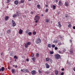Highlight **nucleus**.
Returning <instances> with one entry per match:
<instances>
[{
    "label": "nucleus",
    "instance_id": "2",
    "mask_svg": "<svg viewBox=\"0 0 75 75\" xmlns=\"http://www.w3.org/2000/svg\"><path fill=\"white\" fill-rule=\"evenodd\" d=\"M41 42V40L40 38L38 39V40H37L36 41V42L37 44H40V43Z\"/></svg>",
    "mask_w": 75,
    "mask_h": 75
},
{
    "label": "nucleus",
    "instance_id": "60",
    "mask_svg": "<svg viewBox=\"0 0 75 75\" xmlns=\"http://www.w3.org/2000/svg\"><path fill=\"white\" fill-rule=\"evenodd\" d=\"M38 20H35V23H37V22H38Z\"/></svg>",
    "mask_w": 75,
    "mask_h": 75
},
{
    "label": "nucleus",
    "instance_id": "36",
    "mask_svg": "<svg viewBox=\"0 0 75 75\" xmlns=\"http://www.w3.org/2000/svg\"><path fill=\"white\" fill-rule=\"evenodd\" d=\"M31 56L32 57H34V54L33 53H32L31 54Z\"/></svg>",
    "mask_w": 75,
    "mask_h": 75
},
{
    "label": "nucleus",
    "instance_id": "10",
    "mask_svg": "<svg viewBox=\"0 0 75 75\" xmlns=\"http://www.w3.org/2000/svg\"><path fill=\"white\" fill-rule=\"evenodd\" d=\"M58 26L59 27H61V23L59 22L58 23Z\"/></svg>",
    "mask_w": 75,
    "mask_h": 75
},
{
    "label": "nucleus",
    "instance_id": "16",
    "mask_svg": "<svg viewBox=\"0 0 75 75\" xmlns=\"http://www.w3.org/2000/svg\"><path fill=\"white\" fill-rule=\"evenodd\" d=\"M52 46L50 44H48V47L49 48H51Z\"/></svg>",
    "mask_w": 75,
    "mask_h": 75
},
{
    "label": "nucleus",
    "instance_id": "25",
    "mask_svg": "<svg viewBox=\"0 0 75 75\" xmlns=\"http://www.w3.org/2000/svg\"><path fill=\"white\" fill-rule=\"evenodd\" d=\"M45 21L46 23H49V20L47 19H46Z\"/></svg>",
    "mask_w": 75,
    "mask_h": 75
},
{
    "label": "nucleus",
    "instance_id": "31",
    "mask_svg": "<svg viewBox=\"0 0 75 75\" xmlns=\"http://www.w3.org/2000/svg\"><path fill=\"white\" fill-rule=\"evenodd\" d=\"M55 45H52V48H55Z\"/></svg>",
    "mask_w": 75,
    "mask_h": 75
},
{
    "label": "nucleus",
    "instance_id": "14",
    "mask_svg": "<svg viewBox=\"0 0 75 75\" xmlns=\"http://www.w3.org/2000/svg\"><path fill=\"white\" fill-rule=\"evenodd\" d=\"M13 74H14L15 73V70L14 69H13L11 70Z\"/></svg>",
    "mask_w": 75,
    "mask_h": 75
},
{
    "label": "nucleus",
    "instance_id": "54",
    "mask_svg": "<svg viewBox=\"0 0 75 75\" xmlns=\"http://www.w3.org/2000/svg\"><path fill=\"white\" fill-rule=\"evenodd\" d=\"M61 70L63 71H64V68L62 69Z\"/></svg>",
    "mask_w": 75,
    "mask_h": 75
},
{
    "label": "nucleus",
    "instance_id": "34",
    "mask_svg": "<svg viewBox=\"0 0 75 75\" xmlns=\"http://www.w3.org/2000/svg\"><path fill=\"white\" fill-rule=\"evenodd\" d=\"M14 58H15V59H17V56H16V55L14 56Z\"/></svg>",
    "mask_w": 75,
    "mask_h": 75
},
{
    "label": "nucleus",
    "instance_id": "51",
    "mask_svg": "<svg viewBox=\"0 0 75 75\" xmlns=\"http://www.w3.org/2000/svg\"><path fill=\"white\" fill-rule=\"evenodd\" d=\"M11 0H7V1L8 3H10Z\"/></svg>",
    "mask_w": 75,
    "mask_h": 75
},
{
    "label": "nucleus",
    "instance_id": "46",
    "mask_svg": "<svg viewBox=\"0 0 75 75\" xmlns=\"http://www.w3.org/2000/svg\"><path fill=\"white\" fill-rule=\"evenodd\" d=\"M54 49H55V50H58V47H55L54 48Z\"/></svg>",
    "mask_w": 75,
    "mask_h": 75
},
{
    "label": "nucleus",
    "instance_id": "47",
    "mask_svg": "<svg viewBox=\"0 0 75 75\" xmlns=\"http://www.w3.org/2000/svg\"><path fill=\"white\" fill-rule=\"evenodd\" d=\"M30 13L31 14H33L34 13V12L33 11H31Z\"/></svg>",
    "mask_w": 75,
    "mask_h": 75
},
{
    "label": "nucleus",
    "instance_id": "41",
    "mask_svg": "<svg viewBox=\"0 0 75 75\" xmlns=\"http://www.w3.org/2000/svg\"><path fill=\"white\" fill-rule=\"evenodd\" d=\"M50 62H51V63H52V59H50Z\"/></svg>",
    "mask_w": 75,
    "mask_h": 75
},
{
    "label": "nucleus",
    "instance_id": "22",
    "mask_svg": "<svg viewBox=\"0 0 75 75\" xmlns=\"http://www.w3.org/2000/svg\"><path fill=\"white\" fill-rule=\"evenodd\" d=\"M65 6H68V3L67 2H65Z\"/></svg>",
    "mask_w": 75,
    "mask_h": 75
},
{
    "label": "nucleus",
    "instance_id": "20",
    "mask_svg": "<svg viewBox=\"0 0 75 75\" xmlns=\"http://www.w3.org/2000/svg\"><path fill=\"white\" fill-rule=\"evenodd\" d=\"M55 74H56V75H57V74H58V71H57V70H55Z\"/></svg>",
    "mask_w": 75,
    "mask_h": 75
},
{
    "label": "nucleus",
    "instance_id": "37",
    "mask_svg": "<svg viewBox=\"0 0 75 75\" xmlns=\"http://www.w3.org/2000/svg\"><path fill=\"white\" fill-rule=\"evenodd\" d=\"M46 60L47 61H49V59L48 58H46Z\"/></svg>",
    "mask_w": 75,
    "mask_h": 75
},
{
    "label": "nucleus",
    "instance_id": "28",
    "mask_svg": "<svg viewBox=\"0 0 75 75\" xmlns=\"http://www.w3.org/2000/svg\"><path fill=\"white\" fill-rule=\"evenodd\" d=\"M32 59L33 61V62H35V58L33 57V58H32Z\"/></svg>",
    "mask_w": 75,
    "mask_h": 75
},
{
    "label": "nucleus",
    "instance_id": "49",
    "mask_svg": "<svg viewBox=\"0 0 75 75\" xmlns=\"http://www.w3.org/2000/svg\"><path fill=\"white\" fill-rule=\"evenodd\" d=\"M1 56H2V55H3V52L1 53Z\"/></svg>",
    "mask_w": 75,
    "mask_h": 75
},
{
    "label": "nucleus",
    "instance_id": "58",
    "mask_svg": "<svg viewBox=\"0 0 75 75\" xmlns=\"http://www.w3.org/2000/svg\"><path fill=\"white\" fill-rule=\"evenodd\" d=\"M26 61H29V59H26Z\"/></svg>",
    "mask_w": 75,
    "mask_h": 75
},
{
    "label": "nucleus",
    "instance_id": "64",
    "mask_svg": "<svg viewBox=\"0 0 75 75\" xmlns=\"http://www.w3.org/2000/svg\"><path fill=\"white\" fill-rule=\"evenodd\" d=\"M54 2H55V0H53Z\"/></svg>",
    "mask_w": 75,
    "mask_h": 75
},
{
    "label": "nucleus",
    "instance_id": "5",
    "mask_svg": "<svg viewBox=\"0 0 75 75\" xmlns=\"http://www.w3.org/2000/svg\"><path fill=\"white\" fill-rule=\"evenodd\" d=\"M12 21L13 23L12 26L13 27H14V26H16V24L15 23V22H14V21L13 20H12Z\"/></svg>",
    "mask_w": 75,
    "mask_h": 75
},
{
    "label": "nucleus",
    "instance_id": "39",
    "mask_svg": "<svg viewBox=\"0 0 75 75\" xmlns=\"http://www.w3.org/2000/svg\"><path fill=\"white\" fill-rule=\"evenodd\" d=\"M29 30H27L26 31L25 33H28V32H29Z\"/></svg>",
    "mask_w": 75,
    "mask_h": 75
},
{
    "label": "nucleus",
    "instance_id": "21",
    "mask_svg": "<svg viewBox=\"0 0 75 75\" xmlns=\"http://www.w3.org/2000/svg\"><path fill=\"white\" fill-rule=\"evenodd\" d=\"M17 16H20V12H17Z\"/></svg>",
    "mask_w": 75,
    "mask_h": 75
},
{
    "label": "nucleus",
    "instance_id": "38",
    "mask_svg": "<svg viewBox=\"0 0 75 75\" xmlns=\"http://www.w3.org/2000/svg\"><path fill=\"white\" fill-rule=\"evenodd\" d=\"M45 73L46 74H49V71H45Z\"/></svg>",
    "mask_w": 75,
    "mask_h": 75
},
{
    "label": "nucleus",
    "instance_id": "33",
    "mask_svg": "<svg viewBox=\"0 0 75 75\" xmlns=\"http://www.w3.org/2000/svg\"><path fill=\"white\" fill-rule=\"evenodd\" d=\"M71 26H72V25H71L69 24V25L68 27H69V28H70V27H71Z\"/></svg>",
    "mask_w": 75,
    "mask_h": 75
},
{
    "label": "nucleus",
    "instance_id": "8",
    "mask_svg": "<svg viewBox=\"0 0 75 75\" xmlns=\"http://www.w3.org/2000/svg\"><path fill=\"white\" fill-rule=\"evenodd\" d=\"M32 75H35V70H33L32 71Z\"/></svg>",
    "mask_w": 75,
    "mask_h": 75
},
{
    "label": "nucleus",
    "instance_id": "17",
    "mask_svg": "<svg viewBox=\"0 0 75 75\" xmlns=\"http://www.w3.org/2000/svg\"><path fill=\"white\" fill-rule=\"evenodd\" d=\"M1 70L2 71H4V67H2L1 68Z\"/></svg>",
    "mask_w": 75,
    "mask_h": 75
},
{
    "label": "nucleus",
    "instance_id": "63",
    "mask_svg": "<svg viewBox=\"0 0 75 75\" xmlns=\"http://www.w3.org/2000/svg\"><path fill=\"white\" fill-rule=\"evenodd\" d=\"M15 68H17V65H16L15 66Z\"/></svg>",
    "mask_w": 75,
    "mask_h": 75
},
{
    "label": "nucleus",
    "instance_id": "6",
    "mask_svg": "<svg viewBox=\"0 0 75 75\" xmlns=\"http://www.w3.org/2000/svg\"><path fill=\"white\" fill-rule=\"evenodd\" d=\"M23 31L21 29H20V30L19 31L18 33L19 34H21L22 33H23Z\"/></svg>",
    "mask_w": 75,
    "mask_h": 75
},
{
    "label": "nucleus",
    "instance_id": "12",
    "mask_svg": "<svg viewBox=\"0 0 75 75\" xmlns=\"http://www.w3.org/2000/svg\"><path fill=\"white\" fill-rule=\"evenodd\" d=\"M7 33H8V34H10V33H11V30L9 29L8 30H7Z\"/></svg>",
    "mask_w": 75,
    "mask_h": 75
},
{
    "label": "nucleus",
    "instance_id": "13",
    "mask_svg": "<svg viewBox=\"0 0 75 75\" xmlns=\"http://www.w3.org/2000/svg\"><path fill=\"white\" fill-rule=\"evenodd\" d=\"M8 16H6L5 18V21H7L8 20Z\"/></svg>",
    "mask_w": 75,
    "mask_h": 75
},
{
    "label": "nucleus",
    "instance_id": "30",
    "mask_svg": "<svg viewBox=\"0 0 75 75\" xmlns=\"http://www.w3.org/2000/svg\"><path fill=\"white\" fill-rule=\"evenodd\" d=\"M32 34V33L31 32H29L28 33V35H31Z\"/></svg>",
    "mask_w": 75,
    "mask_h": 75
},
{
    "label": "nucleus",
    "instance_id": "29",
    "mask_svg": "<svg viewBox=\"0 0 75 75\" xmlns=\"http://www.w3.org/2000/svg\"><path fill=\"white\" fill-rule=\"evenodd\" d=\"M45 11L46 12V13H47V12H48V8H47L45 10Z\"/></svg>",
    "mask_w": 75,
    "mask_h": 75
},
{
    "label": "nucleus",
    "instance_id": "40",
    "mask_svg": "<svg viewBox=\"0 0 75 75\" xmlns=\"http://www.w3.org/2000/svg\"><path fill=\"white\" fill-rule=\"evenodd\" d=\"M36 56V57H39V54H38V53H37Z\"/></svg>",
    "mask_w": 75,
    "mask_h": 75
},
{
    "label": "nucleus",
    "instance_id": "53",
    "mask_svg": "<svg viewBox=\"0 0 75 75\" xmlns=\"http://www.w3.org/2000/svg\"><path fill=\"white\" fill-rule=\"evenodd\" d=\"M64 75V72H62L61 73V75Z\"/></svg>",
    "mask_w": 75,
    "mask_h": 75
},
{
    "label": "nucleus",
    "instance_id": "26",
    "mask_svg": "<svg viewBox=\"0 0 75 75\" xmlns=\"http://www.w3.org/2000/svg\"><path fill=\"white\" fill-rule=\"evenodd\" d=\"M50 54H54V52H52L51 51H50Z\"/></svg>",
    "mask_w": 75,
    "mask_h": 75
},
{
    "label": "nucleus",
    "instance_id": "48",
    "mask_svg": "<svg viewBox=\"0 0 75 75\" xmlns=\"http://www.w3.org/2000/svg\"><path fill=\"white\" fill-rule=\"evenodd\" d=\"M65 16L66 17H68V15H67V14H65Z\"/></svg>",
    "mask_w": 75,
    "mask_h": 75
},
{
    "label": "nucleus",
    "instance_id": "7",
    "mask_svg": "<svg viewBox=\"0 0 75 75\" xmlns=\"http://www.w3.org/2000/svg\"><path fill=\"white\" fill-rule=\"evenodd\" d=\"M45 65L46 66V68H49L50 67L49 65H48V64H47V63H46L45 64Z\"/></svg>",
    "mask_w": 75,
    "mask_h": 75
},
{
    "label": "nucleus",
    "instance_id": "57",
    "mask_svg": "<svg viewBox=\"0 0 75 75\" xmlns=\"http://www.w3.org/2000/svg\"><path fill=\"white\" fill-rule=\"evenodd\" d=\"M73 28L74 30H75V26H73Z\"/></svg>",
    "mask_w": 75,
    "mask_h": 75
},
{
    "label": "nucleus",
    "instance_id": "44",
    "mask_svg": "<svg viewBox=\"0 0 75 75\" xmlns=\"http://www.w3.org/2000/svg\"><path fill=\"white\" fill-rule=\"evenodd\" d=\"M38 72L40 74H42V72L40 70H38Z\"/></svg>",
    "mask_w": 75,
    "mask_h": 75
},
{
    "label": "nucleus",
    "instance_id": "32",
    "mask_svg": "<svg viewBox=\"0 0 75 75\" xmlns=\"http://www.w3.org/2000/svg\"><path fill=\"white\" fill-rule=\"evenodd\" d=\"M27 43L28 44V45H30L31 44V42H28Z\"/></svg>",
    "mask_w": 75,
    "mask_h": 75
},
{
    "label": "nucleus",
    "instance_id": "19",
    "mask_svg": "<svg viewBox=\"0 0 75 75\" xmlns=\"http://www.w3.org/2000/svg\"><path fill=\"white\" fill-rule=\"evenodd\" d=\"M56 8V6L55 5L53 6V10H55V8Z\"/></svg>",
    "mask_w": 75,
    "mask_h": 75
},
{
    "label": "nucleus",
    "instance_id": "55",
    "mask_svg": "<svg viewBox=\"0 0 75 75\" xmlns=\"http://www.w3.org/2000/svg\"><path fill=\"white\" fill-rule=\"evenodd\" d=\"M23 17L24 18H25V17H26V16L23 15Z\"/></svg>",
    "mask_w": 75,
    "mask_h": 75
},
{
    "label": "nucleus",
    "instance_id": "61",
    "mask_svg": "<svg viewBox=\"0 0 75 75\" xmlns=\"http://www.w3.org/2000/svg\"><path fill=\"white\" fill-rule=\"evenodd\" d=\"M73 70L74 71H75V67H74V68L73 69Z\"/></svg>",
    "mask_w": 75,
    "mask_h": 75
},
{
    "label": "nucleus",
    "instance_id": "42",
    "mask_svg": "<svg viewBox=\"0 0 75 75\" xmlns=\"http://www.w3.org/2000/svg\"><path fill=\"white\" fill-rule=\"evenodd\" d=\"M63 52H65L66 51V49H64L63 50Z\"/></svg>",
    "mask_w": 75,
    "mask_h": 75
},
{
    "label": "nucleus",
    "instance_id": "27",
    "mask_svg": "<svg viewBox=\"0 0 75 75\" xmlns=\"http://www.w3.org/2000/svg\"><path fill=\"white\" fill-rule=\"evenodd\" d=\"M17 16L16 14L13 15V17H16Z\"/></svg>",
    "mask_w": 75,
    "mask_h": 75
},
{
    "label": "nucleus",
    "instance_id": "43",
    "mask_svg": "<svg viewBox=\"0 0 75 75\" xmlns=\"http://www.w3.org/2000/svg\"><path fill=\"white\" fill-rule=\"evenodd\" d=\"M21 3H23L24 2V0H21Z\"/></svg>",
    "mask_w": 75,
    "mask_h": 75
},
{
    "label": "nucleus",
    "instance_id": "15",
    "mask_svg": "<svg viewBox=\"0 0 75 75\" xmlns=\"http://www.w3.org/2000/svg\"><path fill=\"white\" fill-rule=\"evenodd\" d=\"M37 7L39 9H40V8H41V6L40 5H37Z\"/></svg>",
    "mask_w": 75,
    "mask_h": 75
},
{
    "label": "nucleus",
    "instance_id": "56",
    "mask_svg": "<svg viewBox=\"0 0 75 75\" xmlns=\"http://www.w3.org/2000/svg\"><path fill=\"white\" fill-rule=\"evenodd\" d=\"M55 2H56V3H58V0H55Z\"/></svg>",
    "mask_w": 75,
    "mask_h": 75
},
{
    "label": "nucleus",
    "instance_id": "18",
    "mask_svg": "<svg viewBox=\"0 0 75 75\" xmlns=\"http://www.w3.org/2000/svg\"><path fill=\"white\" fill-rule=\"evenodd\" d=\"M28 45L27 43H26L25 44V48H27V47H28Z\"/></svg>",
    "mask_w": 75,
    "mask_h": 75
},
{
    "label": "nucleus",
    "instance_id": "9",
    "mask_svg": "<svg viewBox=\"0 0 75 75\" xmlns=\"http://www.w3.org/2000/svg\"><path fill=\"white\" fill-rule=\"evenodd\" d=\"M14 3L16 5H17L18 4V1H15L14 2Z\"/></svg>",
    "mask_w": 75,
    "mask_h": 75
},
{
    "label": "nucleus",
    "instance_id": "62",
    "mask_svg": "<svg viewBox=\"0 0 75 75\" xmlns=\"http://www.w3.org/2000/svg\"><path fill=\"white\" fill-rule=\"evenodd\" d=\"M8 69H11V68H10V67H8Z\"/></svg>",
    "mask_w": 75,
    "mask_h": 75
},
{
    "label": "nucleus",
    "instance_id": "11",
    "mask_svg": "<svg viewBox=\"0 0 75 75\" xmlns=\"http://www.w3.org/2000/svg\"><path fill=\"white\" fill-rule=\"evenodd\" d=\"M14 52H11L10 53L11 56H14Z\"/></svg>",
    "mask_w": 75,
    "mask_h": 75
},
{
    "label": "nucleus",
    "instance_id": "3",
    "mask_svg": "<svg viewBox=\"0 0 75 75\" xmlns=\"http://www.w3.org/2000/svg\"><path fill=\"white\" fill-rule=\"evenodd\" d=\"M40 18V17L38 16H35L34 20H39Z\"/></svg>",
    "mask_w": 75,
    "mask_h": 75
},
{
    "label": "nucleus",
    "instance_id": "45",
    "mask_svg": "<svg viewBox=\"0 0 75 75\" xmlns=\"http://www.w3.org/2000/svg\"><path fill=\"white\" fill-rule=\"evenodd\" d=\"M70 54H73V51H70Z\"/></svg>",
    "mask_w": 75,
    "mask_h": 75
},
{
    "label": "nucleus",
    "instance_id": "59",
    "mask_svg": "<svg viewBox=\"0 0 75 75\" xmlns=\"http://www.w3.org/2000/svg\"><path fill=\"white\" fill-rule=\"evenodd\" d=\"M72 40H70V42H72Z\"/></svg>",
    "mask_w": 75,
    "mask_h": 75
},
{
    "label": "nucleus",
    "instance_id": "23",
    "mask_svg": "<svg viewBox=\"0 0 75 75\" xmlns=\"http://www.w3.org/2000/svg\"><path fill=\"white\" fill-rule=\"evenodd\" d=\"M57 42H57V40H54V41L53 42V43H55V44L56 43H57Z\"/></svg>",
    "mask_w": 75,
    "mask_h": 75
},
{
    "label": "nucleus",
    "instance_id": "1",
    "mask_svg": "<svg viewBox=\"0 0 75 75\" xmlns=\"http://www.w3.org/2000/svg\"><path fill=\"white\" fill-rule=\"evenodd\" d=\"M55 58L56 59H59L61 58V56L58 54H57L55 56Z\"/></svg>",
    "mask_w": 75,
    "mask_h": 75
},
{
    "label": "nucleus",
    "instance_id": "35",
    "mask_svg": "<svg viewBox=\"0 0 75 75\" xmlns=\"http://www.w3.org/2000/svg\"><path fill=\"white\" fill-rule=\"evenodd\" d=\"M33 35H35V34H36V32H34L33 33Z\"/></svg>",
    "mask_w": 75,
    "mask_h": 75
},
{
    "label": "nucleus",
    "instance_id": "50",
    "mask_svg": "<svg viewBox=\"0 0 75 75\" xmlns=\"http://www.w3.org/2000/svg\"><path fill=\"white\" fill-rule=\"evenodd\" d=\"M21 71H22V72H24V69H21Z\"/></svg>",
    "mask_w": 75,
    "mask_h": 75
},
{
    "label": "nucleus",
    "instance_id": "52",
    "mask_svg": "<svg viewBox=\"0 0 75 75\" xmlns=\"http://www.w3.org/2000/svg\"><path fill=\"white\" fill-rule=\"evenodd\" d=\"M60 54H62L61 52L60 51H59L58 52Z\"/></svg>",
    "mask_w": 75,
    "mask_h": 75
},
{
    "label": "nucleus",
    "instance_id": "24",
    "mask_svg": "<svg viewBox=\"0 0 75 75\" xmlns=\"http://www.w3.org/2000/svg\"><path fill=\"white\" fill-rule=\"evenodd\" d=\"M58 4H59V6H61V1H59Z\"/></svg>",
    "mask_w": 75,
    "mask_h": 75
},
{
    "label": "nucleus",
    "instance_id": "4",
    "mask_svg": "<svg viewBox=\"0 0 75 75\" xmlns=\"http://www.w3.org/2000/svg\"><path fill=\"white\" fill-rule=\"evenodd\" d=\"M23 72H24V73H28V72H29V71H28V69H23Z\"/></svg>",
    "mask_w": 75,
    "mask_h": 75
}]
</instances>
